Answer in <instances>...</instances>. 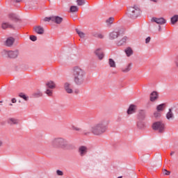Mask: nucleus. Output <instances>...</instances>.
<instances>
[{
	"label": "nucleus",
	"mask_w": 178,
	"mask_h": 178,
	"mask_svg": "<svg viewBox=\"0 0 178 178\" xmlns=\"http://www.w3.org/2000/svg\"><path fill=\"white\" fill-rule=\"evenodd\" d=\"M51 22H54L56 24H60L63 22V18L59 16H53L51 17Z\"/></svg>",
	"instance_id": "obj_13"
},
{
	"label": "nucleus",
	"mask_w": 178,
	"mask_h": 178,
	"mask_svg": "<svg viewBox=\"0 0 178 178\" xmlns=\"http://www.w3.org/2000/svg\"><path fill=\"white\" fill-rule=\"evenodd\" d=\"M12 105H13L12 104H10V106H12Z\"/></svg>",
	"instance_id": "obj_53"
},
{
	"label": "nucleus",
	"mask_w": 178,
	"mask_h": 178,
	"mask_svg": "<svg viewBox=\"0 0 178 178\" xmlns=\"http://www.w3.org/2000/svg\"><path fill=\"white\" fill-rule=\"evenodd\" d=\"M152 22H154V23H156L157 24H166V19H165L163 17H160V18L153 17L152 19Z\"/></svg>",
	"instance_id": "obj_9"
},
{
	"label": "nucleus",
	"mask_w": 178,
	"mask_h": 178,
	"mask_svg": "<svg viewBox=\"0 0 178 178\" xmlns=\"http://www.w3.org/2000/svg\"><path fill=\"white\" fill-rule=\"evenodd\" d=\"M97 37H98L99 38H104V35H102V33H99V34L97 35Z\"/></svg>",
	"instance_id": "obj_45"
},
{
	"label": "nucleus",
	"mask_w": 178,
	"mask_h": 178,
	"mask_svg": "<svg viewBox=\"0 0 178 178\" xmlns=\"http://www.w3.org/2000/svg\"><path fill=\"white\" fill-rule=\"evenodd\" d=\"M8 124H19V120L16 118H9L8 120Z\"/></svg>",
	"instance_id": "obj_23"
},
{
	"label": "nucleus",
	"mask_w": 178,
	"mask_h": 178,
	"mask_svg": "<svg viewBox=\"0 0 178 178\" xmlns=\"http://www.w3.org/2000/svg\"><path fill=\"white\" fill-rule=\"evenodd\" d=\"M3 52L4 55L8 56V58H10V59H15L19 56V50H3Z\"/></svg>",
	"instance_id": "obj_6"
},
{
	"label": "nucleus",
	"mask_w": 178,
	"mask_h": 178,
	"mask_svg": "<svg viewBox=\"0 0 178 178\" xmlns=\"http://www.w3.org/2000/svg\"><path fill=\"white\" fill-rule=\"evenodd\" d=\"M15 2H22V0H15Z\"/></svg>",
	"instance_id": "obj_48"
},
{
	"label": "nucleus",
	"mask_w": 178,
	"mask_h": 178,
	"mask_svg": "<svg viewBox=\"0 0 178 178\" xmlns=\"http://www.w3.org/2000/svg\"><path fill=\"white\" fill-rule=\"evenodd\" d=\"M78 152L80 156H86L88 152V147L84 145L80 146L78 149Z\"/></svg>",
	"instance_id": "obj_8"
},
{
	"label": "nucleus",
	"mask_w": 178,
	"mask_h": 178,
	"mask_svg": "<svg viewBox=\"0 0 178 178\" xmlns=\"http://www.w3.org/2000/svg\"><path fill=\"white\" fill-rule=\"evenodd\" d=\"M51 20H52V17H45L44 19V22H51Z\"/></svg>",
	"instance_id": "obj_42"
},
{
	"label": "nucleus",
	"mask_w": 178,
	"mask_h": 178,
	"mask_svg": "<svg viewBox=\"0 0 178 178\" xmlns=\"http://www.w3.org/2000/svg\"><path fill=\"white\" fill-rule=\"evenodd\" d=\"M76 32L77 33L78 35H79L81 38H84V37H86V33L80 31V29H76Z\"/></svg>",
	"instance_id": "obj_30"
},
{
	"label": "nucleus",
	"mask_w": 178,
	"mask_h": 178,
	"mask_svg": "<svg viewBox=\"0 0 178 178\" xmlns=\"http://www.w3.org/2000/svg\"><path fill=\"white\" fill-rule=\"evenodd\" d=\"M17 101V100H16V98H13V99H11V102H12L13 104H16Z\"/></svg>",
	"instance_id": "obj_44"
},
{
	"label": "nucleus",
	"mask_w": 178,
	"mask_h": 178,
	"mask_svg": "<svg viewBox=\"0 0 178 178\" xmlns=\"http://www.w3.org/2000/svg\"><path fill=\"white\" fill-rule=\"evenodd\" d=\"M1 27L3 30H6V29H14L15 26L9 22H3Z\"/></svg>",
	"instance_id": "obj_15"
},
{
	"label": "nucleus",
	"mask_w": 178,
	"mask_h": 178,
	"mask_svg": "<svg viewBox=\"0 0 178 178\" xmlns=\"http://www.w3.org/2000/svg\"><path fill=\"white\" fill-rule=\"evenodd\" d=\"M124 52L128 57L133 55V49L131 47H127V49H125Z\"/></svg>",
	"instance_id": "obj_25"
},
{
	"label": "nucleus",
	"mask_w": 178,
	"mask_h": 178,
	"mask_svg": "<svg viewBox=\"0 0 178 178\" xmlns=\"http://www.w3.org/2000/svg\"><path fill=\"white\" fill-rule=\"evenodd\" d=\"M8 19L9 20H11V22H17L19 20L17 15L14 13H10L8 15Z\"/></svg>",
	"instance_id": "obj_17"
},
{
	"label": "nucleus",
	"mask_w": 178,
	"mask_h": 178,
	"mask_svg": "<svg viewBox=\"0 0 178 178\" xmlns=\"http://www.w3.org/2000/svg\"><path fill=\"white\" fill-rule=\"evenodd\" d=\"M178 22V15H175L172 17H171V23L172 24H175Z\"/></svg>",
	"instance_id": "obj_29"
},
{
	"label": "nucleus",
	"mask_w": 178,
	"mask_h": 178,
	"mask_svg": "<svg viewBox=\"0 0 178 178\" xmlns=\"http://www.w3.org/2000/svg\"><path fill=\"white\" fill-rule=\"evenodd\" d=\"M152 129L158 133H165V123L162 121L155 122L152 124Z\"/></svg>",
	"instance_id": "obj_5"
},
{
	"label": "nucleus",
	"mask_w": 178,
	"mask_h": 178,
	"mask_svg": "<svg viewBox=\"0 0 178 178\" xmlns=\"http://www.w3.org/2000/svg\"><path fill=\"white\" fill-rule=\"evenodd\" d=\"M127 40H128L127 36H124L120 40H119L117 44L119 47H120V46L123 45L124 44H126V42L127 41Z\"/></svg>",
	"instance_id": "obj_22"
},
{
	"label": "nucleus",
	"mask_w": 178,
	"mask_h": 178,
	"mask_svg": "<svg viewBox=\"0 0 178 178\" xmlns=\"http://www.w3.org/2000/svg\"><path fill=\"white\" fill-rule=\"evenodd\" d=\"M2 102H0V104H1Z\"/></svg>",
	"instance_id": "obj_54"
},
{
	"label": "nucleus",
	"mask_w": 178,
	"mask_h": 178,
	"mask_svg": "<svg viewBox=\"0 0 178 178\" xmlns=\"http://www.w3.org/2000/svg\"><path fill=\"white\" fill-rule=\"evenodd\" d=\"M118 178H122V177H118Z\"/></svg>",
	"instance_id": "obj_52"
},
{
	"label": "nucleus",
	"mask_w": 178,
	"mask_h": 178,
	"mask_svg": "<svg viewBox=\"0 0 178 178\" xmlns=\"http://www.w3.org/2000/svg\"><path fill=\"white\" fill-rule=\"evenodd\" d=\"M165 108H166V104H159L156 106V111L158 112H163V111H165Z\"/></svg>",
	"instance_id": "obj_21"
},
{
	"label": "nucleus",
	"mask_w": 178,
	"mask_h": 178,
	"mask_svg": "<svg viewBox=\"0 0 178 178\" xmlns=\"http://www.w3.org/2000/svg\"><path fill=\"white\" fill-rule=\"evenodd\" d=\"M174 154H175V152H171V153H170L171 156H172V155H174Z\"/></svg>",
	"instance_id": "obj_50"
},
{
	"label": "nucleus",
	"mask_w": 178,
	"mask_h": 178,
	"mask_svg": "<svg viewBox=\"0 0 178 178\" xmlns=\"http://www.w3.org/2000/svg\"><path fill=\"white\" fill-rule=\"evenodd\" d=\"M95 54L99 60H102V59H104V52L102 51V50H101V49H96Z\"/></svg>",
	"instance_id": "obj_12"
},
{
	"label": "nucleus",
	"mask_w": 178,
	"mask_h": 178,
	"mask_svg": "<svg viewBox=\"0 0 178 178\" xmlns=\"http://www.w3.org/2000/svg\"><path fill=\"white\" fill-rule=\"evenodd\" d=\"M136 111H137V106L134 104H131L127 109V115H133V113H136Z\"/></svg>",
	"instance_id": "obj_11"
},
{
	"label": "nucleus",
	"mask_w": 178,
	"mask_h": 178,
	"mask_svg": "<svg viewBox=\"0 0 178 178\" xmlns=\"http://www.w3.org/2000/svg\"><path fill=\"white\" fill-rule=\"evenodd\" d=\"M108 120H102L99 122L90 127V132L92 133V134H94V136H102V134H104V133H105L106 130H108Z\"/></svg>",
	"instance_id": "obj_2"
},
{
	"label": "nucleus",
	"mask_w": 178,
	"mask_h": 178,
	"mask_svg": "<svg viewBox=\"0 0 178 178\" xmlns=\"http://www.w3.org/2000/svg\"><path fill=\"white\" fill-rule=\"evenodd\" d=\"M161 26H159V31H161Z\"/></svg>",
	"instance_id": "obj_51"
},
{
	"label": "nucleus",
	"mask_w": 178,
	"mask_h": 178,
	"mask_svg": "<svg viewBox=\"0 0 178 178\" xmlns=\"http://www.w3.org/2000/svg\"><path fill=\"white\" fill-rule=\"evenodd\" d=\"M34 97H35L36 98H38L40 97H42V92H41L40 91H38V92L34 93Z\"/></svg>",
	"instance_id": "obj_36"
},
{
	"label": "nucleus",
	"mask_w": 178,
	"mask_h": 178,
	"mask_svg": "<svg viewBox=\"0 0 178 178\" xmlns=\"http://www.w3.org/2000/svg\"><path fill=\"white\" fill-rule=\"evenodd\" d=\"M166 119L168 120H173L175 119V114H173L172 108H169L168 112L166 113Z\"/></svg>",
	"instance_id": "obj_16"
},
{
	"label": "nucleus",
	"mask_w": 178,
	"mask_h": 178,
	"mask_svg": "<svg viewBox=\"0 0 178 178\" xmlns=\"http://www.w3.org/2000/svg\"><path fill=\"white\" fill-rule=\"evenodd\" d=\"M19 97L20 98H22V99H24V101H28L29 100V97H26V95L23 92L19 93Z\"/></svg>",
	"instance_id": "obj_31"
},
{
	"label": "nucleus",
	"mask_w": 178,
	"mask_h": 178,
	"mask_svg": "<svg viewBox=\"0 0 178 178\" xmlns=\"http://www.w3.org/2000/svg\"><path fill=\"white\" fill-rule=\"evenodd\" d=\"M120 35V29L117 28L109 33L108 38L109 40H116Z\"/></svg>",
	"instance_id": "obj_7"
},
{
	"label": "nucleus",
	"mask_w": 178,
	"mask_h": 178,
	"mask_svg": "<svg viewBox=\"0 0 178 178\" xmlns=\"http://www.w3.org/2000/svg\"><path fill=\"white\" fill-rule=\"evenodd\" d=\"M64 90H65V91H66V92H67V94L73 93V89H72V85L69 82H65L64 83Z\"/></svg>",
	"instance_id": "obj_10"
},
{
	"label": "nucleus",
	"mask_w": 178,
	"mask_h": 178,
	"mask_svg": "<svg viewBox=\"0 0 178 178\" xmlns=\"http://www.w3.org/2000/svg\"><path fill=\"white\" fill-rule=\"evenodd\" d=\"M70 12L71 13L79 12V7H77V6H72L70 8Z\"/></svg>",
	"instance_id": "obj_27"
},
{
	"label": "nucleus",
	"mask_w": 178,
	"mask_h": 178,
	"mask_svg": "<svg viewBox=\"0 0 178 178\" xmlns=\"http://www.w3.org/2000/svg\"><path fill=\"white\" fill-rule=\"evenodd\" d=\"M137 126L139 129H143V127L145 126L143 122L140 121L137 123Z\"/></svg>",
	"instance_id": "obj_33"
},
{
	"label": "nucleus",
	"mask_w": 178,
	"mask_h": 178,
	"mask_svg": "<svg viewBox=\"0 0 178 178\" xmlns=\"http://www.w3.org/2000/svg\"><path fill=\"white\" fill-rule=\"evenodd\" d=\"M2 145H3V142H2V140H0V147H2Z\"/></svg>",
	"instance_id": "obj_46"
},
{
	"label": "nucleus",
	"mask_w": 178,
	"mask_h": 178,
	"mask_svg": "<svg viewBox=\"0 0 178 178\" xmlns=\"http://www.w3.org/2000/svg\"><path fill=\"white\" fill-rule=\"evenodd\" d=\"M56 173L58 176H63V172H62L61 170H57Z\"/></svg>",
	"instance_id": "obj_41"
},
{
	"label": "nucleus",
	"mask_w": 178,
	"mask_h": 178,
	"mask_svg": "<svg viewBox=\"0 0 178 178\" xmlns=\"http://www.w3.org/2000/svg\"><path fill=\"white\" fill-rule=\"evenodd\" d=\"M113 22H115V18L113 17H111L106 20V24L107 27H111L112 24H113Z\"/></svg>",
	"instance_id": "obj_20"
},
{
	"label": "nucleus",
	"mask_w": 178,
	"mask_h": 178,
	"mask_svg": "<svg viewBox=\"0 0 178 178\" xmlns=\"http://www.w3.org/2000/svg\"><path fill=\"white\" fill-rule=\"evenodd\" d=\"M156 99H158V92L154 91L150 94V101L151 102H154Z\"/></svg>",
	"instance_id": "obj_18"
},
{
	"label": "nucleus",
	"mask_w": 178,
	"mask_h": 178,
	"mask_svg": "<svg viewBox=\"0 0 178 178\" xmlns=\"http://www.w3.org/2000/svg\"><path fill=\"white\" fill-rule=\"evenodd\" d=\"M84 134L86 135V136H87V134H90V132H84Z\"/></svg>",
	"instance_id": "obj_49"
},
{
	"label": "nucleus",
	"mask_w": 178,
	"mask_h": 178,
	"mask_svg": "<svg viewBox=\"0 0 178 178\" xmlns=\"http://www.w3.org/2000/svg\"><path fill=\"white\" fill-rule=\"evenodd\" d=\"M141 15V9L140 6L134 5L128 8V16L131 19H137Z\"/></svg>",
	"instance_id": "obj_4"
},
{
	"label": "nucleus",
	"mask_w": 178,
	"mask_h": 178,
	"mask_svg": "<svg viewBox=\"0 0 178 178\" xmlns=\"http://www.w3.org/2000/svg\"><path fill=\"white\" fill-rule=\"evenodd\" d=\"M33 30L35 32L37 33V34H40L42 35L44 33V28H42V26H35L33 28Z\"/></svg>",
	"instance_id": "obj_19"
},
{
	"label": "nucleus",
	"mask_w": 178,
	"mask_h": 178,
	"mask_svg": "<svg viewBox=\"0 0 178 178\" xmlns=\"http://www.w3.org/2000/svg\"><path fill=\"white\" fill-rule=\"evenodd\" d=\"M30 40L31 41H37V36H35V35H31L30 36Z\"/></svg>",
	"instance_id": "obj_39"
},
{
	"label": "nucleus",
	"mask_w": 178,
	"mask_h": 178,
	"mask_svg": "<svg viewBox=\"0 0 178 178\" xmlns=\"http://www.w3.org/2000/svg\"><path fill=\"white\" fill-rule=\"evenodd\" d=\"M108 64L110 67H116V63L112 58L108 59Z\"/></svg>",
	"instance_id": "obj_28"
},
{
	"label": "nucleus",
	"mask_w": 178,
	"mask_h": 178,
	"mask_svg": "<svg viewBox=\"0 0 178 178\" xmlns=\"http://www.w3.org/2000/svg\"><path fill=\"white\" fill-rule=\"evenodd\" d=\"M150 41H151V37H147V38L145 39V44L149 43Z\"/></svg>",
	"instance_id": "obj_43"
},
{
	"label": "nucleus",
	"mask_w": 178,
	"mask_h": 178,
	"mask_svg": "<svg viewBox=\"0 0 178 178\" xmlns=\"http://www.w3.org/2000/svg\"><path fill=\"white\" fill-rule=\"evenodd\" d=\"M51 145L54 148H62L65 149L69 145V142L63 138H55L51 140Z\"/></svg>",
	"instance_id": "obj_3"
},
{
	"label": "nucleus",
	"mask_w": 178,
	"mask_h": 178,
	"mask_svg": "<svg viewBox=\"0 0 178 178\" xmlns=\"http://www.w3.org/2000/svg\"><path fill=\"white\" fill-rule=\"evenodd\" d=\"M150 1L151 2H155V3L158 2V0H150Z\"/></svg>",
	"instance_id": "obj_47"
},
{
	"label": "nucleus",
	"mask_w": 178,
	"mask_h": 178,
	"mask_svg": "<svg viewBox=\"0 0 178 178\" xmlns=\"http://www.w3.org/2000/svg\"><path fill=\"white\" fill-rule=\"evenodd\" d=\"M154 118H161V116H162V114H161V111H157L154 113Z\"/></svg>",
	"instance_id": "obj_34"
},
{
	"label": "nucleus",
	"mask_w": 178,
	"mask_h": 178,
	"mask_svg": "<svg viewBox=\"0 0 178 178\" xmlns=\"http://www.w3.org/2000/svg\"><path fill=\"white\" fill-rule=\"evenodd\" d=\"M45 92L49 97L52 96V90L47 89Z\"/></svg>",
	"instance_id": "obj_37"
},
{
	"label": "nucleus",
	"mask_w": 178,
	"mask_h": 178,
	"mask_svg": "<svg viewBox=\"0 0 178 178\" xmlns=\"http://www.w3.org/2000/svg\"><path fill=\"white\" fill-rule=\"evenodd\" d=\"M131 70V63L128 64L125 67L122 69V71L124 73H128V72H130Z\"/></svg>",
	"instance_id": "obj_26"
},
{
	"label": "nucleus",
	"mask_w": 178,
	"mask_h": 178,
	"mask_svg": "<svg viewBox=\"0 0 178 178\" xmlns=\"http://www.w3.org/2000/svg\"><path fill=\"white\" fill-rule=\"evenodd\" d=\"M163 175H165V176H169L170 175V172L168 171L166 169H164L163 171Z\"/></svg>",
	"instance_id": "obj_40"
},
{
	"label": "nucleus",
	"mask_w": 178,
	"mask_h": 178,
	"mask_svg": "<svg viewBox=\"0 0 178 178\" xmlns=\"http://www.w3.org/2000/svg\"><path fill=\"white\" fill-rule=\"evenodd\" d=\"M13 44H15V38H13L12 37L7 38L5 42V45L6 47H12V45H13Z\"/></svg>",
	"instance_id": "obj_14"
},
{
	"label": "nucleus",
	"mask_w": 178,
	"mask_h": 178,
	"mask_svg": "<svg viewBox=\"0 0 178 178\" xmlns=\"http://www.w3.org/2000/svg\"><path fill=\"white\" fill-rule=\"evenodd\" d=\"M76 3L78 6H83L86 5V0H76Z\"/></svg>",
	"instance_id": "obj_32"
},
{
	"label": "nucleus",
	"mask_w": 178,
	"mask_h": 178,
	"mask_svg": "<svg viewBox=\"0 0 178 178\" xmlns=\"http://www.w3.org/2000/svg\"><path fill=\"white\" fill-rule=\"evenodd\" d=\"M72 130H74L75 131H81V128H79L76 126L72 127Z\"/></svg>",
	"instance_id": "obj_38"
},
{
	"label": "nucleus",
	"mask_w": 178,
	"mask_h": 178,
	"mask_svg": "<svg viewBox=\"0 0 178 178\" xmlns=\"http://www.w3.org/2000/svg\"><path fill=\"white\" fill-rule=\"evenodd\" d=\"M72 76L74 84L76 86H84L87 79L86 78V73L84 69L75 66L72 70Z\"/></svg>",
	"instance_id": "obj_1"
},
{
	"label": "nucleus",
	"mask_w": 178,
	"mask_h": 178,
	"mask_svg": "<svg viewBox=\"0 0 178 178\" xmlns=\"http://www.w3.org/2000/svg\"><path fill=\"white\" fill-rule=\"evenodd\" d=\"M46 86H47V88L53 89V88H55L56 85L55 84L54 81H49L47 82Z\"/></svg>",
	"instance_id": "obj_24"
},
{
	"label": "nucleus",
	"mask_w": 178,
	"mask_h": 178,
	"mask_svg": "<svg viewBox=\"0 0 178 178\" xmlns=\"http://www.w3.org/2000/svg\"><path fill=\"white\" fill-rule=\"evenodd\" d=\"M174 64H175V66H176V67L178 68V54L175 56L174 58Z\"/></svg>",
	"instance_id": "obj_35"
}]
</instances>
